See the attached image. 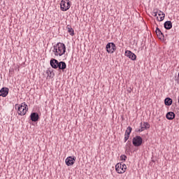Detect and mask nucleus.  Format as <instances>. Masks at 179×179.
<instances>
[{
  "mask_svg": "<svg viewBox=\"0 0 179 179\" xmlns=\"http://www.w3.org/2000/svg\"><path fill=\"white\" fill-rule=\"evenodd\" d=\"M47 73H48V76H49L50 78H51V76H52V72H51V71H47Z\"/></svg>",
  "mask_w": 179,
  "mask_h": 179,
  "instance_id": "b1692460",
  "label": "nucleus"
},
{
  "mask_svg": "<svg viewBox=\"0 0 179 179\" xmlns=\"http://www.w3.org/2000/svg\"><path fill=\"white\" fill-rule=\"evenodd\" d=\"M131 131H132V127H130V126L127 127V132L128 138H129V136H130V135H131Z\"/></svg>",
  "mask_w": 179,
  "mask_h": 179,
  "instance_id": "aec40b11",
  "label": "nucleus"
},
{
  "mask_svg": "<svg viewBox=\"0 0 179 179\" xmlns=\"http://www.w3.org/2000/svg\"><path fill=\"white\" fill-rule=\"evenodd\" d=\"M177 80H178V83H179V72H178V75Z\"/></svg>",
  "mask_w": 179,
  "mask_h": 179,
  "instance_id": "393cba45",
  "label": "nucleus"
},
{
  "mask_svg": "<svg viewBox=\"0 0 179 179\" xmlns=\"http://www.w3.org/2000/svg\"><path fill=\"white\" fill-rule=\"evenodd\" d=\"M66 51V47L64 43H62L61 42H59L55 46H53V50L55 55L57 57H61L62 55H64Z\"/></svg>",
  "mask_w": 179,
  "mask_h": 179,
  "instance_id": "f257e3e1",
  "label": "nucleus"
},
{
  "mask_svg": "<svg viewBox=\"0 0 179 179\" xmlns=\"http://www.w3.org/2000/svg\"><path fill=\"white\" fill-rule=\"evenodd\" d=\"M125 55H127V57H129V58H130L133 61H135L137 58V55L133 53V52H131V50H126Z\"/></svg>",
  "mask_w": 179,
  "mask_h": 179,
  "instance_id": "6e6552de",
  "label": "nucleus"
},
{
  "mask_svg": "<svg viewBox=\"0 0 179 179\" xmlns=\"http://www.w3.org/2000/svg\"><path fill=\"white\" fill-rule=\"evenodd\" d=\"M117 50V46L115 45V43L113 42H111L110 43H108L106 45V51L108 52H114Z\"/></svg>",
  "mask_w": 179,
  "mask_h": 179,
  "instance_id": "423d86ee",
  "label": "nucleus"
},
{
  "mask_svg": "<svg viewBox=\"0 0 179 179\" xmlns=\"http://www.w3.org/2000/svg\"><path fill=\"white\" fill-rule=\"evenodd\" d=\"M131 91H132V90H129V92H131Z\"/></svg>",
  "mask_w": 179,
  "mask_h": 179,
  "instance_id": "a878e982",
  "label": "nucleus"
},
{
  "mask_svg": "<svg viewBox=\"0 0 179 179\" xmlns=\"http://www.w3.org/2000/svg\"><path fill=\"white\" fill-rule=\"evenodd\" d=\"M127 166L126 164H124L123 162H118L115 165V170L117 172V173H124V172L126 171Z\"/></svg>",
  "mask_w": 179,
  "mask_h": 179,
  "instance_id": "20e7f679",
  "label": "nucleus"
},
{
  "mask_svg": "<svg viewBox=\"0 0 179 179\" xmlns=\"http://www.w3.org/2000/svg\"><path fill=\"white\" fill-rule=\"evenodd\" d=\"M66 29H67L69 34H70V35H71V36H73L75 35L74 29H73V28H72L71 25L68 24L66 26Z\"/></svg>",
  "mask_w": 179,
  "mask_h": 179,
  "instance_id": "dca6fc26",
  "label": "nucleus"
},
{
  "mask_svg": "<svg viewBox=\"0 0 179 179\" xmlns=\"http://www.w3.org/2000/svg\"><path fill=\"white\" fill-rule=\"evenodd\" d=\"M128 139H129L128 132H127V129H126L125 134H124V142H127Z\"/></svg>",
  "mask_w": 179,
  "mask_h": 179,
  "instance_id": "4be33fe9",
  "label": "nucleus"
},
{
  "mask_svg": "<svg viewBox=\"0 0 179 179\" xmlns=\"http://www.w3.org/2000/svg\"><path fill=\"white\" fill-rule=\"evenodd\" d=\"M165 16V13H164V12H162V10H159V12L158 13V16L157 17V20L163 21L164 20Z\"/></svg>",
  "mask_w": 179,
  "mask_h": 179,
  "instance_id": "9b49d317",
  "label": "nucleus"
},
{
  "mask_svg": "<svg viewBox=\"0 0 179 179\" xmlns=\"http://www.w3.org/2000/svg\"><path fill=\"white\" fill-rule=\"evenodd\" d=\"M178 103H179V95H178Z\"/></svg>",
  "mask_w": 179,
  "mask_h": 179,
  "instance_id": "bb28decb",
  "label": "nucleus"
},
{
  "mask_svg": "<svg viewBox=\"0 0 179 179\" xmlns=\"http://www.w3.org/2000/svg\"><path fill=\"white\" fill-rule=\"evenodd\" d=\"M157 14H158V10L157 9H154L152 15L154 16V17H157Z\"/></svg>",
  "mask_w": 179,
  "mask_h": 179,
  "instance_id": "412c9836",
  "label": "nucleus"
},
{
  "mask_svg": "<svg viewBox=\"0 0 179 179\" xmlns=\"http://www.w3.org/2000/svg\"><path fill=\"white\" fill-rule=\"evenodd\" d=\"M164 103L165 105L170 106L173 103V99H171V98H166L164 101Z\"/></svg>",
  "mask_w": 179,
  "mask_h": 179,
  "instance_id": "6ab92c4d",
  "label": "nucleus"
},
{
  "mask_svg": "<svg viewBox=\"0 0 179 179\" xmlns=\"http://www.w3.org/2000/svg\"><path fill=\"white\" fill-rule=\"evenodd\" d=\"M76 161V157H67L65 159L66 164L68 166L73 165Z\"/></svg>",
  "mask_w": 179,
  "mask_h": 179,
  "instance_id": "0eeeda50",
  "label": "nucleus"
},
{
  "mask_svg": "<svg viewBox=\"0 0 179 179\" xmlns=\"http://www.w3.org/2000/svg\"><path fill=\"white\" fill-rule=\"evenodd\" d=\"M58 68H59V69H62V71H64V69H66V62L64 61H60L59 62V61H58Z\"/></svg>",
  "mask_w": 179,
  "mask_h": 179,
  "instance_id": "f8f14e48",
  "label": "nucleus"
},
{
  "mask_svg": "<svg viewBox=\"0 0 179 179\" xmlns=\"http://www.w3.org/2000/svg\"><path fill=\"white\" fill-rule=\"evenodd\" d=\"M158 38H159V39H164V34L162 32L161 29H159V28L157 27V29L155 31Z\"/></svg>",
  "mask_w": 179,
  "mask_h": 179,
  "instance_id": "4468645a",
  "label": "nucleus"
},
{
  "mask_svg": "<svg viewBox=\"0 0 179 179\" xmlns=\"http://www.w3.org/2000/svg\"><path fill=\"white\" fill-rule=\"evenodd\" d=\"M150 124H149V122H144L143 124L141 123V129H139V131H144L145 129L150 128Z\"/></svg>",
  "mask_w": 179,
  "mask_h": 179,
  "instance_id": "ddd939ff",
  "label": "nucleus"
},
{
  "mask_svg": "<svg viewBox=\"0 0 179 179\" xmlns=\"http://www.w3.org/2000/svg\"><path fill=\"white\" fill-rule=\"evenodd\" d=\"M132 143L135 147L141 146L143 143V138H141V136L138 135H136V136H134V138H133Z\"/></svg>",
  "mask_w": 179,
  "mask_h": 179,
  "instance_id": "39448f33",
  "label": "nucleus"
},
{
  "mask_svg": "<svg viewBox=\"0 0 179 179\" xmlns=\"http://www.w3.org/2000/svg\"><path fill=\"white\" fill-rule=\"evenodd\" d=\"M15 109H18V115L20 116H24L27 110H29V108L26 102H22L21 105H19V103H15Z\"/></svg>",
  "mask_w": 179,
  "mask_h": 179,
  "instance_id": "f03ea898",
  "label": "nucleus"
},
{
  "mask_svg": "<svg viewBox=\"0 0 179 179\" xmlns=\"http://www.w3.org/2000/svg\"><path fill=\"white\" fill-rule=\"evenodd\" d=\"M176 117V115L174 113V112H168V113H166V119L168 120H173Z\"/></svg>",
  "mask_w": 179,
  "mask_h": 179,
  "instance_id": "a211bd4d",
  "label": "nucleus"
},
{
  "mask_svg": "<svg viewBox=\"0 0 179 179\" xmlns=\"http://www.w3.org/2000/svg\"><path fill=\"white\" fill-rule=\"evenodd\" d=\"M30 117L31 121H38L39 119L38 114L35 112L31 114Z\"/></svg>",
  "mask_w": 179,
  "mask_h": 179,
  "instance_id": "2eb2a0df",
  "label": "nucleus"
},
{
  "mask_svg": "<svg viewBox=\"0 0 179 179\" xmlns=\"http://www.w3.org/2000/svg\"><path fill=\"white\" fill-rule=\"evenodd\" d=\"M127 157V155H124V154H123L122 155H120V159L123 161H126Z\"/></svg>",
  "mask_w": 179,
  "mask_h": 179,
  "instance_id": "5701e85b",
  "label": "nucleus"
},
{
  "mask_svg": "<svg viewBox=\"0 0 179 179\" xmlns=\"http://www.w3.org/2000/svg\"><path fill=\"white\" fill-rule=\"evenodd\" d=\"M173 27L172 21H165L164 27L166 29H171Z\"/></svg>",
  "mask_w": 179,
  "mask_h": 179,
  "instance_id": "f3484780",
  "label": "nucleus"
},
{
  "mask_svg": "<svg viewBox=\"0 0 179 179\" xmlns=\"http://www.w3.org/2000/svg\"><path fill=\"white\" fill-rule=\"evenodd\" d=\"M50 64L52 68H55V69H57V68H59V61L55 58L50 59Z\"/></svg>",
  "mask_w": 179,
  "mask_h": 179,
  "instance_id": "1a4fd4ad",
  "label": "nucleus"
},
{
  "mask_svg": "<svg viewBox=\"0 0 179 179\" xmlns=\"http://www.w3.org/2000/svg\"><path fill=\"white\" fill-rule=\"evenodd\" d=\"M71 8V2L69 0H62L60 2V9L62 12H66Z\"/></svg>",
  "mask_w": 179,
  "mask_h": 179,
  "instance_id": "7ed1b4c3",
  "label": "nucleus"
},
{
  "mask_svg": "<svg viewBox=\"0 0 179 179\" xmlns=\"http://www.w3.org/2000/svg\"><path fill=\"white\" fill-rule=\"evenodd\" d=\"M8 92H9V88H8V87H3L1 90H0V96H7Z\"/></svg>",
  "mask_w": 179,
  "mask_h": 179,
  "instance_id": "9d476101",
  "label": "nucleus"
}]
</instances>
